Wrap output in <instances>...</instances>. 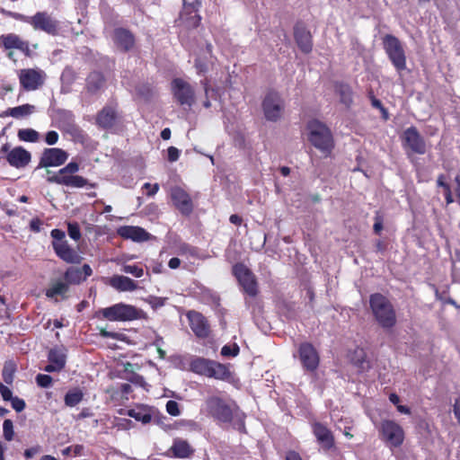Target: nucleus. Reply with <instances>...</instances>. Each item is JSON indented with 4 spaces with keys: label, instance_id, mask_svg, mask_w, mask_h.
I'll return each instance as SVG.
<instances>
[{
    "label": "nucleus",
    "instance_id": "f257e3e1",
    "mask_svg": "<svg viewBox=\"0 0 460 460\" xmlns=\"http://www.w3.org/2000/svg\"><path fill=\"white\" fill-rule=\"evenodd\" d=\"M0 13L4 16L11 17L18 21L27 22L31 25L34 31H43L50 36H58L60 31V22L48 12H37L31 16H27L20 13L0 9Z\"/></svg>",
    "mask_w": 460,
    "mask_h": 460
},
{
    "label": "nucleus",
    "instance_id": "f03ea898",
    "mask_svg": "<svg viewBox=\"0 0 460 460\" xmlns=\"http://www.w3.org/2000/svg\"><path fill=\"white\" fill-rule=\"evenodd\" d=\"M370 310L376 323L384 329H391L396 324V312L386 296L379 293L372 294Z\"/></svg>",
    "mask_w": 460,
    "mask_h": 460
},
{
    "label": "nucleus",
    "instance_id": "7ed1b4c3",
    "mask_svg": "<svg viewBox=\"0 0 460 460\" xmlns=\"http://www.w3.org/2000/svg\"><path fill=\"white\" fill-rule=\"evenodd\" d=\"M308 141L315 148L331 155L333 148V137L328 126L318 119H311L306 123Z\"/></svg>",
    "mask_w": 460,
    "mask_h": 460
},
{
    "label": "nucleus",
    "instance_id": "20e7f679",
    "mask_svg": "<svg viewBox=\"0 0 460 460\" xmlns=\"http://www.w3.org/2000/svg\"><path fill=\"white\" fill-rule=\"evenodd\" d=\"M190 368L201 376L216 380L226 381L232 376V372L227 365L200 357L190 361Z\"/></svg>",
    "mask_w": 460,
    "mask_h": 460
},
{
    "label": "nucleus",
    "instance_id": "39448f33",
    "mask_svg": "<svg viewBox=\"0 0 460 460\" xmlns=\"http://www.w3.org/2000/svg\"><path fill=\"white\" fill-rule=\"evenodd\" d=\"M100 314L104 319L113 322H128L146 319V317L142 310L124 303H117L103 308L100 311Z\"/></svg>",
    "mask_w": 460,
    "mask_h": 460
},
{
    "label": "nucleus",
    "instance_id": "423d86ee",
    "mask_svg": "<svg viewBox=\"0 0 460 460\" xmlns=\"http://www.w3.org/2000/svg\"><path fill=\"white\" fill-rule=\"evenodd\" d=\"M79 171V164L71 161L66 164L57 174L49 176V183H57L66 187L83 188L89 185L88 180L80 175H74Z\"/></svg>",
    "mask_w": 460,
    "mask_h": 460
},
{
    "label": "nucleus",
    "instance_id": "0eeeda50",
    "mask_svg": "<svg viewBox=\"0 0 460 460\" xmlns=\"http://www.w3.org/2000/svg\"><path fill=\"white\" fill-rule=\"evenodd\" d=\"M382 44L395 70L403 72L406 69V56L402 41L392 34H386L382 39Z\"/></svg>",
    "mask_w": 460,
    "mask_h": 460
},
{
    "label": "nucleus",
    "instance_id": "6e6552de",
    "mask_svg": "<svg viewBox=\"0 0 460 460\" xmlns=\"http://www.w3.org/2000/svg\"><path fill=\"white\" fill-rule=\"evenodd\" d=\"M206 411L208 416L221 423H231L234 411L233 406L224 398L213 395L205 401Z\"/></svg>",
    "mask_w": 460,
    "mask_h": 460
},
{
    "label": "nucleus",
    "instance_id": "1a4fd4ad",
    "mask_svg": "<svg viewBox=\"0 0 460 460\" xmlns=\"http://www.w3.org/2000/svg\"><path fill=\"white\" fill-rule=\"evenodd\" d=\"M380 438L389 448H399L405 440L403 428L394 420H385L379 425Z\"/></svg>",
    "mask_w": 460,
    "mask_h": 460
},
{
    "label": "nucleus",
    "instance_id": "9d476101",
    "mask_svg": "<svg viewBox=\"0 0 460 460\" xmlns=\"http://www.w3.org/2000/svg\"><path fill=\"white\" fill-rule=\"evenodd\" d=\"M53 239L52 247L56 254L67 263H79L82 257L71 248L66 240V232L59 228H54L50 232Z\"/></svg>",
    "mask_w": 460,
    "mask_h": 460
},
{
    "label": "nucleus",
    "instance_id": "9b49d317",
    "mask_svg": "<svg viewBox=\"0 0 460 460\" xmlns=\"http://www.w3.org/2000/svg\"><path fill=\"white\" fill-rule=\"evenodd\" d=\"M122 124V116L118 111V104L105 105L95 115V125L102 129L113 132Z\"/></svg>",
    "mask_w": 460,
    "mask_h": 460
},
{
    "label": "nucleus",
    "instance_id": "f8f14e48",
    "mask_svg": "<svg viewBox=\"0 0 460 460\" xmlns=\"http://www.w3.org/2000/svg\"><path fill=\"white\" fill-rule=\"evenodd\" d=\"M284 108V101L278 92L270 90L266 93L262 102V110L269 121H278L282 116Z\"/></svg>",
    "mask_w": 460,
    "mask_h": 460
},
{
    "label": "nucleus",
    "instance_id": "ddd939ff",
    "mask_svg": "<svg viewBox=\"0 0 460 460\" xmlns=\"http://www.w3.org/2000/svg\"><path fill=\"white\" fill-rule=\"evenodd\" d=\"M172 97L181 106L191 107L195 103V90L193 86L182 78H174L171 82Z\"/></svg>",
    "mask_w": 460,
    "mask_h": 460
},
{
    "label": "nucleus",
    "instance_id": "4468645a",
    "mask_svg": "<svg viewBox=\"0 0 460 460\" xmlns=\"http://www.w3.org/2000/svg\"><path fill=\"white\" fill-rule=\"evenodd\" d=\"M0 153L5 154L7 163L18 170L26 168L31 162V153L23 146H15L10 149V145L5 143L1 146Z\"/></svg>",
    "mask_w": 460,
    "mask_h": 460
},
{
    "label": "nucleus",
    "instance_id": "2eb2a0df",
    "mask_svg": "<svg viewBox=\"0 0 460 460\" xmlns=\"http://www.w3.org/2000/svg\"><path fill=\"white\" fill-rule=\"evenodd\" d=\"M298 358L302 368L310 373H314L320 365V354L310 341H302L298 347Z\"/></svg>",
    "mask_w": 460,
    "mask_h": 460
},
{
    "label": "nucleus",
    "instance_id": "dca6fc26",
    "mask_svg": "<svg viewBox=\"0 0 460 460\" xmlns=\"http://www.w3.org/2000/svg\"><path fill=\"white\" fill-rule=\"evenodd\" d=\"M311 429L323 452L328 453L337 449L335 447V436L326 424L320 421H314L311 423Z\"/></svg>",
    "mask_w": 460,
    "mask_h": 460
},
{
    "label": "nucleus",
    "instance_id": "f3484780",
    "mask_svg": "<svg viewBox=\"0 0 460 460\" xmlns=\"http://www.w3.org/2000/svg\"><path fill=\"white\" fill-rule=\"evenodd\" d=\"M67 157L68 154L62 148H45L41 153L36 170H39V168H50V166H62Z\"/></svg>",
    "mask_w": 460,
    "mask_h": 460
},
{
    "label": "nucleus",
    "instance_id": "a211bd4d",
    "mask_svg": "<svg viewBox=\"0 0 460 460\" xmlns=\"http://www.w3.org/2000/svg\"><path fill=\"white\" fill-rule=\"evenodd\" d=\"M401 138H402V146L409 148L412 153L423 155L427 152L426 142L416 127L411 126L405 128Z\"/></svg>",
    "mask_w": 460,
    "mask_h": 460
},
{
    "label": "nucleus",
    "instance_id": "6ab92c4d",
    "mask_svg": "<svg viewBox=\"0 0 460 460\" xmlns=\"http://www.w3.org/2000/svg\"><path fill=\"white\" fill-rule=\"evenodd\" d=\"M172 205L182 215L189 216L193 212V201L189 192L179 186H174L170 190Z\"/></svg>",
    "mask_w": 460,
    "mask_h": 460
},
{
    "label": "nucleus",
    "instance_id": "aec40b11",
    "mask_svg": "<svg viewBox=\"0 0 460 460\" xmlns=\"http://www.w3.org/2000/svg\"><path fill=\"white\" fill-rule=\"evenodd\" d=\"M189 324L194 334L199 339H206L210 335V324L207 318L197 311H189L186 314Z\"/></svg>",
    "mask_w": 460,
    "mask_h": 460
},
{
    "label": "nucleus",
    "instance_id": "412c9836",
    "mask_svg": "<svg viewBox=\"0 0 460 460\" xmlns=\"http://www.w3.org/2000/svg\"><path fill=\"white\" fill-rule=\"evenodd\" d=\"M232 275L236 279L241 288H256L257 279L253 271L243 262L232 266Z\"/></svg>",
    "mask_w": 460,
    "mask_h": 460
},
{
    "label": "nucleus",
    "instance_id": "4be33fe9",
    "mask_svg": "<svg viewBox=\"0 0 460 460\" xmlns=\"http://www.w3.org/2000/svg\"><path fill=\"white\" fill-rule=\"evenodd\" d=\"M19 80L22 87L26 91H33L44 84V75L35 69H22L19 73Z\"/></svg>",
    "mask_w": 460,
    "mask_h": 460
},
{
    "label": "nucleus",
    "instance_id": "5701e85b",
    "mask_svg": "<svg viewBox=\"0 0 460 460\" xmlns=\"http://www.w3.org/2000/svg\"><path fill=\"white\" fill-rule=\"evenodd\" d=\"M112 40L116 47L122 52L130 51L136 43L134 34L125 27H117L113 31Z\"/></svg>",
    "mask_w": 460,
    "mask_h": 460
},
{
    "label": "nucleus",
    "instance_id": "b1692460",
    "mask_svg": "<svg viewBox=\"0 0 460 460\" xmlns=\"http://www.w3.org/2000/svg\"><path fill=\"white\" fill-rule=\"evenodd\" d=\"M200 4V1H196L192 4L185 5L179 16L180 23L187 28H197L199 26L201 17L199 13V8Z\"/></svg>",
    "mask_w": 460,
    "mask_h": 460
},
{
    "label": "nucleus",
    "instance_id": "393cba45",
    "mask_svg": "<svg viewBox=\"0 0 460 460\" xmlns=\"http://www.w3.org/2000/svg\"><path fill=\"white\" fill-rule=\"evenodd\" d=\"M0 46L5 49H16L24 53L27 57L31 56L30 43L23 40L19 35L14 33L3 34L0 36Z\"/></svg>",
    "mask_w": 460,
    "mask_h": 460
},
{
    "label": "nucleus",
    "instance_id": "a878e982",
    "mask_svg": "<svg viewBox=\"0 0 460 460\" xmlns=\"http://www.w3.org/2000/svg\"><path fill=\"white\" fill-rule=\"evenodd\" d=\"M93 275L92 267L85 263L82 267H68L65 271V280L70 285H79Z\"/></svg>",
    "mask_w": 460,
    "mask_h": 460
},
{
    "label": "nucleus",
    "instance_id": "bb28decb",
    "mask_svg": "<svg viewBox=\"0 0 460 460\" xmlns=\"http://www.w3.org/2000/svg\"><path fill=\"white\" fill-rule=\"evenodd\" d=\"M294 37L296 44L303 53H309L313 49V40L310 31L303 22H297L294 27Z\"/></svg>",
    "mask_w": 460,
    "mask_h": 460
},
{
    "label": "nucleus",
    "instance_id": "cd10ccee",
    "mask_svg": "<svg viewBox=\"0 0 460 460\" xmlns=\"http://www.w3.org/2000/svg\"><path fill=\"white\" fill-rule=\"evenodd\" d=\"M121 238L133 242H146L149 240L150 234L143 227L137 226H123L118 229Z\"/></svg>",
    "mask_w": 460,
    "mask_h": 460
},
{
    "label": "nucleus",
    "instance_id": "c85d7f7f",
    "mask_svg": "<svg viewBox=\"0 0 460 460\" xmlns=\"http://www.w3.org/2000/svg\"><path fill=\"white\" fill-rule=\"evenodd\" d=\"M169 451L172 453V456L176 458H189L195 452L187 440L180 438L173 439Z\"/></svg>",
    "mask_w": 460,
    "mask_h": 460
},
{
    "label": "nucleus",
    "instance_id": "c756f323",
    "mask_svg": "<svg viewBox=\"0 0 460 460\" xmlns=\"http://www.w3.org/2000/svg\"><path fill=\"white\" fill-rule=\"evenodd\" d=\"M105 82V77L101 72L93 71L86 78L85 89L92 95L97 94L104 87Z\"/></svg>",
    "mask_w": 460,
    "mask_h": 460
},
{
    "label": "nucleus",
    "instance_id": "7c9ffc66",
    "mask_svg": "<svg viewBox=\"0 0 460 460\" xmlns=\"http://www.w3.org/2000/svg\"><path fill=\"white\" fill-rule=\"evenodd\" d=\"M49 362H53L61 369L66 367V349L64 346H56L49 351Z\"/></svg>",
    "mask_w": 460,
    "mask_h": 460
},
{
    "label": "nucleus",
    "instance_id": "2f4dec72",
    "mask_svg": "<svg viewBox=\"0 0 460 460\" xmlns=\"http://www.w3.org/2000/svg\"><path fill=\"white\" fill-rule=\"evenodd\" d=\"M35 111V108L31 104H23L14 108H9L4 113L7 116H11L16 119L22 118L31 115Z\"/></svg>",
    "mask_w": 460,
    "mask_h": 460
},
{
    "label": "nucleus",
    "instance_id": "473e14b6",
    "mask_svg": "<svg viewBox=\"0 0 460 460\" xmlns=\"http://www.w3.org/2000/svg\"><path fill=\"white\" fill-rule=\"evenodd\" d=\"M84 396V394L80 388L70 389L65 394V403L66 406L74 407L83 401Z\"/></svg>",
    "mask_w": 460,
    "mask_h": 460
},
{
    "label": "nucleus",
    "instance_id": "72a5a7b5",
    "mask_svg": "<svg viewBox=\"0 0 460 460\" xmlns=\"http://www.w3.org/2000/svg\"><path fill=\"white\" fill-rule=\"evenodd\" d=\"M351 361L360 371H367L371 367V363L367 360V354L363 349L356 350Z\"/></svg>",
    "mask_w": 460,
    "mask_h": 460
},
{
    "label": "nucleus",
    "instance_id": "f704fd0d",
    "mask_svg": "<svg viewBox=\"0 0 460 460\" xmlns=\"http://www.w3.org/2000/svg\"><path fill=\"white\" fill-rule=\"evenodd\" d=\"M128 415L137 421L143 424H147L152 420V415L146 408H137L136 410H129Z\"/></svg>",
    "mask_w": 460,
    "mask_h": 460
},
{
    "label": "nucleus",
    "instance_id": "c9c22d12",
    "mask_svg": "<svg viewBox=\"0 0 460 460\" xmlns=\"http://www.w3.org/2000/svg\"><path fill=\"white\" fill-rule=\"evenodd\" d=\"M17 367L13 360L5 361L2 369V378L6 385H12Z\"/></svg>",
    "mask_w": 460,
    "mask_h": 460
},
{
    "label": "nucleus",
    "instance_id": "e433bc0d",
    "mask_svg": "<svg viewBox=\"0 0 460 460\" xmlns=\"http://www.w3.org/2000/svg\"><path fill=\"white\" fill-rule=\"evenodd\" d=\"M109 284L112 288H137L136 285L134 284V281L131 279H129L128 277H124V276H114V277H112L110 279Z\"/></svg>",
    "mask_w": 460,
    "mask_h": 460
},
{
    "label": "nucleus",
    "instance_id": "4c0bfd02",
    "mask_svg": "<svg viewBox=\"0 0 460 460\" xmlns=\"http://www.w3.org/2000/svg\"><path fill=\"white\" fill-rule=\"evenodd\" d=\"M18 137L21 141L35 143L39 140V133L31 128H21L18 130Z\"/></svg>",
    "mask_w": 460,
    "mask_h": 460
},
{
    "label": "nucleus",
    "instance_id": "58836bf2",
    "mask_svg": "<svg viewBox=\"0 0 460 460\" xmlns=\"http://www.w3.org/2000/svg\"><path fill=\"white\" fill-rule=\"evenodd\" d=\"M69 289H46V296L56 302L66 299Z\"/></svg>",
    "mask_w": 460,
    "mask_h": 460
},
{
    "label": "nucleus",
    "instance_id": "ea45409f",
    "mask_svg": "<svg viewBox=\"0 0 460 460\" xmlns=\"http://www.w3.org/2000/svg\"><path fill=\"white\" fill-rule=\"evenodd\" d=\"M67 234L72 240L75 242L79 241L82 236V234L78 223L69 222L67 224Z\"/></svg>",
    "mask_w": 460,
    "mask_h": 460
},
{
    "label": "nucleus",
    "instance_id": "a19ab883",
    "mask_svg": "<svg viewBox=\"0 0 460 460\" xmlns=\"http://www.w3.org/2000/svg\"><path fill=\"white\" fill-rule=\"evenodd\" d=\"M3 436L5 440L11 441L14 437L13 423L11 420H4L3 422Z\"/></svg>",
    "mask_w": 460,
    "mask_h": 460
},
{
    "label": "nucleus",
    "instance_id": "79ce46f5",
    "mask_svg": "<svg viewBox=\"0 0 460 460\" xmlns=\"http://www.w3.org/2000/svg\"><path fill=\"white\" fill-rule=\"evenodd\" d=\"M36 384L38 386L41 388H48L51 386L53 383V378L48 374H38L35 378Z\"/></svg>",
    "mask_w": 460,
    "mask_h": 460
},
{
    "label": "nucleus",
    "instance_id": "37998d69",
    "mask_svg": "<svg viewBox=\"0 0 460 460\" xmlns=\"http://www.w3.org/2000/svg\"><path fill=\"white\" fill-rule=\"evenodd\" d=\"M165 411L172 417H178L181 414L179 403L173 400H169L166 402Z\"/></svg>",
    "mask_w": 460,
    "mask_h": 460
},
{
    "label": "nucleus",
    "instance_id": "c03bdc74",
    "mask_svg": "<svg viewBox=\"0 0 460 460\" xmlns=\"http://www.w3.org/2000/svg\"><path fill=\"white\" fill-rule=\"evenodd\" d=\"M240 349L237 344L226 345L221 349V355L223 357L230 358L236 357L239 354Z\"/></svg>",
    "mask_w": 460,
    "mask_h": 460
},
{
    "label": "nucleus",
    "instance_id": "a18cd8bd",
    "mask_svg": "<svg viewBox=\"0 0 460 460\" xmlns=\"http://www.w3.org/2000/svg\"><path fill=\"white\" fill-rule=\"evenodd\" d=\"M341 102L347 105L352 102V92L349 85H341L340 88Z\"/></svg>",
    "mask_w": 460,
    "mask_h": 460
},
{
    "label": "nucleus",
    "instance_id": "49530a36",
    "mask_svg": "<svg viewBox=\"0 0 460 460\" xmlns=\"http://www.w3.org/2000/svg\"><path fill=\"white\" fill-rule=\"evenodd\" d=\"M12 403V407L16 412H22L26 407V402L23 399L17 397V396H12V399H10Z\"/></svg>",
    "mask_w": 460,
    "mask_h": 460
},
{
    "label": "nucleus",
    "instance_id": "de8ad7c7",
    "mask_svg": "<svg viewBox=\"0 0 460 460\" xmlns=\"http://www.w3.org/2000/svg\"><path fill=\"white\" fill-rule=\"evenodd\" d=\"M374 220H375V222L373 225V231L375 234H380L382 229H383V222H384V217L380 214V212H378V211L376 212Z\"/></svg>",
    "mask_w": 460,
    "mask_h": 460
},
{
    "label": "nucleus",
    "instance_id": "09e8293b",
    "mask_svg": "<svg viewBox=\"0 0 460 460\" xmlns=\"http://www.w3.org/2000/svg\"><path fill=\"white\" fill-rule=\"evenodd\" d=\"M200 83L204 88V93L206 95V100L203 102L202 105L204 108L209 109L211 107V102L208 100V93L209 91H214V89L209 86L208 79H204Z\"/></svg>",
    "mask_w": 460,
    "mask_h": 460
},
{
    "label": "nucleus",
    "instance_id": "8fccbe9b",
    "mask_svg": "<svg viewBox=\"0 0 460 460\" xmlns=\"http://www.w3.org/2000/svg\"><path fill=\"white\" fill-rule=\"evenodd\" d=\"M165 300H166L165 297L155 296H149L146 298V301L155 309L159 308V306H164Z\"/></svg>",
    "mask_w": 460,
    "mask_h": 460
},
{
    "label": "nucleus",
    "instance_id": "3c124183",
    "mask_svg": "<svg viewBox=\"0 0 460 460\" xmlns=\"http://www.w3.org/2000/svg\"><path fill=\"white\" fill-rule=\"evenodd\" d=\"M260 289H243L244 299L249 306L252 305L253 300L256 299Z\"/></svg>",
    "mask_w": 460,
    "mask_h": 460
},
{
    "label": "nucleus",
    "instance_id": "603ef678",
    "mask_svg": "<svg viewBox=\"0 0 460 460\" xmlns=\"http://www.w3.org/2000/svg\"><path fill=\"white\" fill-rule=\"evenodd\" d=\"M370 102L373 108L379 110L383 113V115L386 117V109L384 107L382 102L379 100H377L376 97H375V95L372 93H370Z\"/></svg>",
    "mask_w": 460,
    "mask_h": 460
},
{
    "label": "nucleus",
    "instance_id": "864d4df0",
    "mask_svg": "<svg viewBox=\"0 0 460 460\" xmlns=\"http://www.w3.org/2000/svg\"><path fill=\"white\" fill-rule=\"evenodd\" d=\"M59 139V135L58 131H48L45 136V142L49 146H53L58 143Z\"/></svg>",
    "mask_w": 460,
    "mask_h": 460
},
{
    "label": "nucleus",
    "instance_id": "5fc2aeb1",
    "mask_svg": "<svg viewBox=\"0 0 460 460\" xmlns=\"http://www.w3.org/2000/svg\"><path fill=\"white\" fill-rule=\"evenodd\" d=\"M180 150L174 146H170L167 148V159L169 162H175L180 157Z\"/></svg>",
    "mask_w": 460,
    "mask_h": 460
},
{
    "label": "nucleus",
    "instance_id": "6e6d98bb",
    "mask_svg": "<svg viewBox=\"0 0 460 460\" xmlns=\"http://www.w3.org/2000/svg\"><path fill=\"white\" fill-rule=\"evenodd\" d=\"M125 270L136 278H140L143 276V269L137 265H127L125 267Z\"/></svg>",
    "mask_w": 460,
    "mask_h": 460
},
{
    "label": "nucleus",
    "instance_id": "4d7b16f0",
    "mask_svg": "<svg viewBox=\"0 0 460 460\" xmlns=\"http://www.w3.org/2000/svg\"><path fill=\"white\" fill-rule=\"evenodd\" d=\"M195 67L198 75H203L208 72V66L200 58L195 59Z\"/></svg>",
    "mask_w": 460,
    "mask_h": 460
},
{
    "label": "nucleus",
    "instance_id": "13d9d810",
    "mask_svg": "<svg viewBox=\"0 0 460 460\" xmlns=\"http://www.w3.org/2000/svg\"><path fill=\"white\" fill-rule=\"evenodd\" d=\"M180 253L181 254H190L192 256H196L198 254L197 248L192 247L187 243H183L180 246Z\"/></svg>",
    "mask_w": 460,
    "mask_h": 460
},
{
    "label": "nucleus",
    "instance_id": "bf43d9fd",
    "mask_svg": "<svg viewBox=\"0 0 460 460\" xmlns=\"http://www.w3.org/2000/svg\"><path fill=\"white\" fill-rule=\"evenodd\" d=\"M143 188L144 189H146L148 190V191L146 192V195L147 196H154L157 193V191L159 190L160 189V186L158 183H155V184H151L149 182H146L144 185H143Z\"/></svg>",
    "mask_w": 460,
    "mask_h": 460
},
{
    "label": "nucleus",
    "instance_id": "052dcab7",
    "mask_svg": "<svg viewBox=\"0 0 460 460\" xmlns=\"http://www.w3.org/2000/svg\"><path fill=\"white\" fill-rule=\"evenodd\" d=\"M0 394L4 401H9L13 396L12 391L2 383H0Z\"/></svg>",
    "mask_w": 460,
    "mask_h": 460
},
{
    "label": "nucleus",
    "instance_id": "680f3d73",
    "mask_svg": "<svg viewBox=\"0 0 460 460\" xmlns=\"http://www.w3.org/2000/svg\"><path fill=\"white\" fill-rule=\"evenodd\" d=\"M42 221L38 218H32L31 221V224H29V226H31V229L32 232H40L41 229Z\"/></svg>",
    "mask_w": 460,
    "mask_h": 460
},
{
    "label": "nucleus",
    "instance_id": "e2e57ef3",
    "mask_svg": "<svg viewBox=\"0 0 460 460\" xmlns=\"http://www.w3.org/2000/svg\"><path fill=\"white\" fill-rule=\"evenodd\" d=\"M453 411L456 419L457 420L458 424H460V396L455 400V403L453 405Z\"/></svg>",
    "mask_w": 460,
    "mask_h": 460
},
{
    "label": "nucleus",
    "instance_id": "0e129e2a",
    "mask_svg": "<svg viewBox=\"0 0 460 460\" xmlns=\"http://www.w3.org/2000/svg\"><path fill=\"white\" fill-rule=\"evenodd\" d=\"M40 446H34L33 447H31V448L25 450L24 456L27 459H31L33 456L38 454L40 452Z\"/></svg>",
    "mask_w": 460,
    "mask_h": 460
},
{
    "label": "nucleus",
    "instance_id": "69168bd1",
    "mask_svg": "<svg viewBox=\"0 0 460 460\" xmlns=\"http://www.w3.org/2000/svg\"><path fill=\"white\" fill-rule=\"evenodd\" d=\"M129 381L132 384L143 386L145 385V379L143 378V376H138V374H134L132 378H129Z\"/></svg>",
    "mask_w": 460,
    "mask_h": 460
},
{
    "label": "nucleus",
    "instance_id": "338daca9",
    "mask_svg": "<svg viewBox=\"0 0 460 460\" xmlns=\"http://www.w3.org/2000/svg\"><path fill=\"white\" fill-rule=\"evenodd\" d=\"M286 460H303V458L300 456L299 453L290 450L286 454Z\"/></svg>",
    "mask_w": 460,
    "mask_h": 460
},
{
    "label": "nucleus",
    "instance_id": "774afa93",
    "mask_svg": "<svg viewBox=\"0 0 460 460\" xmlns=\"http://www.w3.org/2000/svg\"><path fill=\"white\" fill-rule=\"evenodd\" d=\"M437 185L438 187H442L443 190L447 187H450V185L446 181V177L443 174L438 175V178H437Z\"/></svg>",
    "mask_w": 460,
    "mask_h": 460
}]
</instances>
